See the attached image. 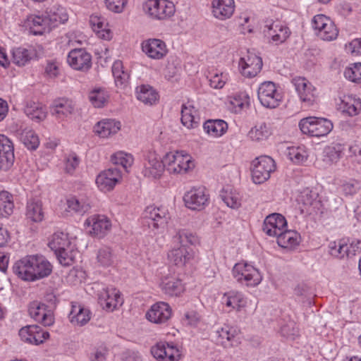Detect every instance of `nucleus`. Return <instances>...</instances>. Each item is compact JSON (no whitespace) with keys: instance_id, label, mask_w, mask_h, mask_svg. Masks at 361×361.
Returning a JSON list of instances; mask_svg holds the SVG:
<instances>
[{"instance_id":"f257e3e1","label":"nucleus","mask_w":361,"mask_h":361,"mask_svg":"<svg viewBox=\"0 0 361 361\" xmlns=\"http://www.w3.org/2000/svg\"><path fill=\"white\" fill-rule=\"evenodd\" d=\"M200 244L199 237L187 229H178L173 235L170 248L167 252L169 263L177 268L186 267L193 258V252L187 247L188 245Z\"/></svg>"},{"instance_id":"f03ea898","label":"nucleus","mask_w":361,"mask_h":361,"mask_svg":"<svg viewBox=\"0 0 361 361\" xmlns=\"http://www.w3.org/2000/svg\"><path fill=\"white\" fill-rule=\"evenodd\" d=\"M12 269L22 281H35L50 275L52 265L42 255H30L17 260Z\"/></svg>"},{"instance_id":"7ed1b4c3","label":"nucleus","mask_w":361,"mask_h":361,"mask_svg":"<svg viewBox=\"0 0 361 361\" xmlns=\"http://www.w3.org/2000/svg\"><path fill=\"white\" fill-rule=\"evenodd\" d=\"M75 238L64 231H56L49 238L48 246L63 266H70L78 255Z\"/></svg>"},{"instance_id":"20e7f679","label":"nucleus","mask_w":361,"mask_h":361,"mask_svg":"<svg viewBox=\"0 0 361 361\" xmlns=\"http://www.w3.org/2000/svg\"><path fill=\"white\" fill-rule=\"evenodd\" d=\"M166 171L170 175L184 176L191 173L196 164L193 157L185 150L170 151L163 157Z\"/></svg>"},{"instance_id":"39448f33","label":"nucleus","mask_w":361,"mask_h":361,"mask_svg":"<svg viewBox=\"0 0 361 361\" xmlns=\"http://www.w3.org/2000/svg\"><path fill=\"white\" fill-rule=\"evenodd\" d=\"M231 273L237 283L247 288H255L263 281V274L259 269L247 261L235 264Z\"/></svg>"},{"instance_id":"423d86ee","label":"nucleus","mask_w":361,"mask_h":361,"mask_svg":"<svg viewBox=\"0 0 361 361\" xmlns=\"http://www.w3.org/2000/svg\"><path fill=\"white\" fill-rule=\"evenodd\" d=\"M301 132L310 137H322L330 133L334 128V124L329 119L309 116L302 118L298 123Z\"/></svg>"},{"instance_id":"0eeeda50","label":"nucleus","mask_w":361,"mask_h":361,"mask_svg":"<svg viewBox=\"0 0 361 361\" xmlns=\"http://www.w3.org/2000/svg\"><path fill=\"white\" fill-rule=\"evenodd\" d=\"M142 11L152 20H162L173 16L176 7L169 0H145L142 4Z\"/></svg>"},{"instance_id":"6e6552de","label":"nucleus","mask_w":361,"mask_h":361,"mask_svg":"<svg viewBox=\"0 0 361 361\" xmlns=\"http://www.w3.org/2000/svg\"><path fill=\"white\" fill-rule=\"evenodd\" d=\"M142 216L145 219L150 221L149 223V228L154 234L163 233L171 220L169 209L163 205H149L147 207Z\"/></svg>"},{"instance_id":"1a4fd4ad","label":"nucleus","mask_w":361,"mask_h":361,"mask_svg":"<svg viewBox=\"0 0 361 361\" xmlns=\"http://www.w3.org/2000/svg\"><path fill=\"white\" fill-rule=\"evenodd\" d=\"M319 190L317 188H306L298 193L296 201L302 212L309 214L322 213L324 204Z\"/></svg>"},{"instance_id":"9d476101","label":"nucleus","mask_w":361,"mask_h":361,"mask_svg":"<svg viewBox=\"0 0 361 361\" xmlns=\"http://www.w3.org/2000/svg\"><path fill=\"white\" fill-rule=\"evenodd\" d=\"M314 34L322 40L331 42L338 35V29L334 22L324 14L315 15L311 22Z\"/></svg>"},{"instance_id":"9b49d317","label":"nucleus","mask_w":361,"mask_h":361,"mask_svg":"<svg viewBox=\"0 0 361 361\" xmlns=\"http://www.w3.org/2000/svg\"><path fill=\"white\" fill-rule=\"evenodd\" d=\"M111 220L104 214H94L86 218L83 223L85 232L94 238H102L111 229Z\"/></svg>"},{"instance_id":"f8f14e48","label":"nucleus","mask_w":361,"mask_h":361,"mask_svg":"<svg viewBox=\"0 0 361 361\" xmlns=\"http://www.w3.org/2000/svg\"><path fill=\"white\" fill-rule=\"evenodd\" d=\"M257 97L261 104L269 109L278 107L283 99L281 92L271 81H264L259 85Z\"/></svg>"},{"instance_id":"ddd939ff","label":"nucleus","mask_w":361,"mask_h":361,"mask_svg":"<svg viewBox=\"0 0 361 361\" xmlns=\"http://www.w3.org/2000/svg\"><path fill=\"white\" fill-rule=\"evenodd\" d=\"M252 179L255 184L267 181L276 170L274 160L269 156H260L252 162Z\"/></svg>"},{"instance_id":"4468645a","label":"nucleus","mask_w":361,"mask_h":361,"mask_svg":"<svg viewBox=\"0 0 361 361\" xmlns=\"http://www.w3.org/2000/svg\"><path fill=\"white\" fill-rule=\"evenodd\" d=\"M209 194L203 186H194L183 195V202L187 208L193 211H202L209 204Z\"/></svg>"},{"instance_id":"2eb2a0df","label":"nucleus","mask_w":361,"mask_h":361,"mask_svg":"<svg viewBox=\"0 0 361 361\" xmlns=\"http://www.w3.org/2000/svg\"><path fill=\"white\" fill-rule=\"evenodd\" d=\"M98 302L101 307L109 312L119 309L124 300L119 290L113 287H104L97 293Z\"/></svg>"},{"instance_id":"dca6fc26","label":"nucleus","mask_w":361,"mask_h":361,"mask_svg":"<svg viewBox=\"0 0 361 361\" xmlns=\"http://www.w3.org/2000/svg\"><path fill=\"white\" fill-rule=\"evenodd\" d=\"M142 175L151 180L159 179L166 169L163 159L161 160L154 151H148L144 156Z\"/></svg>"},{"instance_id":"f3484780","label":"nucleus","mask_w":361,"mask_h":361,"mask_svg":"<svg viewBox=\"0 0 361 361\" xmlns=\"http://www.w3.org/2000/svg\"><path fill=\"white\" fill-rule=\"evenodd\" d=\"M262 59L256 54L247 51L238 61V71L246 78H255L262 68Z\"/></svg>"},{"instance_id":"a211bd4d","label":"nucleus","mask_w":361,"mask_h":361,"mask_svg":"<svg viewBox=\"0 0 361 361\" xmlns=\"http://www.w3.org/2000/svg\"><path fill=\"white\" fill-rule=\"evenodd\" d=\"M173 314L169 303L159 301L152 304L146 311L145 317L150 323L162 325L169 322Z\"/></svg>"},{"instance_id":"6ab92c4d","label":"nucleus","mask_w":361,"mask_h":361,"mask_svg":"<svg viewBox=\"0 0 361 361\" xmlns=\"http://www.w3.org/2000/svg\"><path fill=\"white\" fill-rule=\"evenodd\" d=\"M328 247L331 256L343 259L355 255L357 251L361 250V241L356 240L350 243L349 240L341 239L330 242Z\"/></svg>"},{"instance_id":"aec40b11","label":"nucleus","mask_w":361,"mask_h":361,"mask_svg":"<svg viewBox=\"0 0 361 361\" xmlns=\"http://www.w3.org/2000/svg\"><path fill=\"white\" fill-rule=\"evenodd\" d=\"M291 82L295 87L301 102L308 106L317 102L319 95L318 91L307 79L302 77H295L292 79Z\"/></svg>"},{"instance_id":"412c9836","label":"nucleus","mask_w":361,"mask_h":361,"mask_svg":"<svg viewBox=\"0 0 361 361\" xmlns=\"http://www.w3.org/2000/svg\"><path fill=\"white\" fill-rule=\"evenodd\" d=\"M221 302L230 311L245 312L252 305V300L242 292L230 290L225 293L221 298Z\"/></svg>"},{"instance_id":"4be33fe9","label":"nucleus","mask_w":361,"mask_h":361,"mask_svg":"<svg viewBox=\"0 0 361 361\" xmlns=\"http://www.w3.org/2000/svg\"><path fill=\"white\" fill-rule=\"evenodd\" d=\"M151 353L158 361H179L182 357L180 348L168 342L157 343L152 348Z\"/></svg>"},{"instance_id":"5701e85b","label":"nucleus","mask_w":361,"mask_h":361,"mask_svg":"<svg viewBox=\"0 0 361 361\" xmlns=\"http://www.w3.org/2000/svg\"><path fill=\"white\" fill-rule=\"evenodd\" d=\"M122 178L121 171L117 168H111L101 171L96 177L95 183L102 192L111 191Z\"/></svg>"},{"instance_id":"b1692460","label":"nucleus","mask_w":361,"mask_h":361,"mask_svg":"<svg viewBox=\"0 0 361 361\" xmlns=\"http://www.w3.org/2000/svg\"><path fill=\"white\" fill-rule=\"evenodd\" d=\"M264 34L269 42L280 44L288 38L290 32L286 25L276 20L267 22L264 28Z\"/></svg>"},{"instance_id":"393cba45","label":"nucleus","mask_w":361,"mask_h":361,"mask_svg":"<svg viewBox=\"0 0 361 361\" xmlns=\"http://www.w3.org/2000/svg\"><path fill=\"white\" fill-rule=\"evenodd\" d=\"M216 344L225 348H231L239 343V329L233 326L224 324L215 331Z\"/></svg>"},{"instance_id":"a878e982","label":"nucleus","mask_w":361,"mask_h":361,"mask_svg":"<svg viewBox=\"0 0 361 361\" xmlns=\"http://www.w3.org/2000/svg\"><path fill=\"white\" fill-rule=\"evenodd\" d=\"M169 273L161 278L159 286L162 292L169 296H178L185 290V286L178 274Z\"/></svg>"},{"instance_id":"bb28decb","label":"nucleus","mask_w":361,"mask_h":361,"mask_svg":"<svg viewBox=\"0 0 361 361\" xmlns=\"http://www.w3.org/2000/svg\"><path fill=\"white\" fill-rule=\"evenodd\" d=\"M142 52L149 59L154 60L163 59L168 54L166 43L157 38H150L144 40L141 44Z\"/></svg>"},{"instance_id":"cd10ccee","label":"nucleus","mask_w":361,"mask_h":361,"mask_svg":"<svg viewBox=\"0 0 361 361\" xmlns=\"http://www.w3.org/2000/svg\"><path fill=\"white\" fill-rule=\"evenodd\" d=\"M121 129V123L114 118H103L97 122L92 128L95 135L100 139L107 140L116 135Z\"/></svg>"},{"instance_id":"c85d7f7f","label":"nucleus","mask_w":361,"mask_h":361,"mask_svg":"<svg viewBox=\"0 0 361 361\" xmlns=\"http://www.w3.org/2000/svg\"><path fill=\"white\" fill-rule=\"evenodd\" d=\"M67 62L73 69L85 71L92 66V56L84 49H74L68 53Z\"/></svg>"},{"instance_id":"c756f323","label":"nucleus","mask_w":361,"mask_h":361,"mask_svg":"<svg viewBox=\"0 0 361 361\" xmlns=\"http://www.w3.org/2000/svg\"><path fill=\"white\" fill-rule=\"evenodd\" d=\"M28 312L33 319L44 326H51L54 324L53 312L44 303L38 301L32 302L29 305Z\"/></svg>"},{"instance_id":"7c9ffc66","label":"nucleus","mask_w":361,"mask_h":361,"mask_svg":"<svg viewBox=\"0 0 361 361\" xmlns=\"http://www.w3.org/2000/svg\"><path fill=\"white\" fill-rule=\"evenodd\" d=\"M19 336L23 341L37 345L47 340L49 334L37 325H28L20 329Z\"/></svg>"},{"instance_id":"2f4dec72","label":"nucleus","mask_w":361,"mask_h":361,"mask_svg":"<svg viewBox=\"0 0 361 361\" xmlns=\"http://www.w3.org/2000/svg\"><path fill=\"white\" fill-rule=\"evenodd\" d=\"M287 221L281 214L273 213L268 215L263 224V231L270 237L277 238L286 228Z\"/></svg>"},{"instance_id":"473e14b6","label":"nucleus","mask_w":361,"mask_h":361,"mask_svg":"<svg viewBox=\"0 0 361 361\" xmlns=\"http://www.w3.org/2000/svg\"><path fill=\"white\" fill-rule=\"evenodd\" d=\"M23 26L34 35H42L51 30L47 18L44 14L28 16L23 22Z\"/></svg>"},{"instance_id":"72a5a7b5","label":"nucleus","mask_w":361,"mask_h":361,"mask_svg":"<svg viewBox=\"0 0 361 361\" xmlns=\"http://www.w3.org/2000/svg\"><path fill=\"white\" fill-rule=\"evenodd\" d=\"M235 10V0H212L211 12L212 16L219 20L230 19Z\"/></svg>"},{"instance_id":"f704fd0d","label":"nucleus","mask_w":361,"mask_h":361,"mask_svg":"<svg viewBox=\"0 0 361 361\" xmlns=\"http://www.w3.org/2000/svg\"><path fill=\"white\" fill-rule=\"evenodd\" d=\"M337 109L350 116H354L361 111V100L352 94H341L336 100Z\"/></svg>"},{"instance_id":"c9c22d12","label":"nucleus","mask_w":361,"mask_h":361,"mask_svg":"<svg viewBox=\"0 0 361 361\" xmlns=\"http://www.w3.org/2000/svg\"><path fill=\"white\" fill-rule=\"evenodd\" d=\"M14 161V146L6 135L0 134V170L7 171Z\"/></svg>"},{"instance_id":"e433bc0d","label":"nucleus","mask_w":361,"mask_h":361,"mask_svg":"<svg viewBox=\"0 0 361 361\" xmlns=\"http://www.w3.org/2000/svg\"><path fill=\"white\" fill-rule=\"evenodd\" d=\"M229 110L235 114H241L250 106V97L245 90L234 92L227 97Z\"/></svg>"},{"instance_id":"4c0bfd02","label":"nucleus","mask_w":361,"mask_h":361,"mask_svg":"<svg viewBox=\"0 0 361 361\" xmlns=\"http://www.w3.org/2000/svg\"><path fill=\"white\" fill-rule=\"evenodd\" d=\"M89 23L99 38L108 41L113 38V32L105 18L94 14L90 16Z\"/></svg>"},{"instance_id":"58836bf2","label":"nucleus","mask_w":361,"mask_h":361,"mask_svg":"<svg viewBox=\"0 0 361 361\" xmlns=\"http://www.w3.org/2000/svg\"><path fill=\"white\" fill-rule=\"evenodd\" d=\"M75 104L71 99L59 98L51 106V114L59 121H64L74 111Z\"/></svg>"},{"instance_id":"ea45409f","label":"nucleus","mask_w":361,"mask_h":361,"mask_svg":"<svg viewBox=\"0 0 361 361\" xmlns=\"http://www.w3.org/2000/svg\"><path fill=\"white\" fill-rule=\"evenodd\" d=\"M46 16L50 30L66 23L68 20V14L66 9L58 4H54L47 11Z\"/></svg>"},{"instance_id":"a19ab883","label":"nucleus","mask_w":361,"mask_h":361,"mask_svg":"<svg viewBox=\"0 0 361 361\" xmlns=\"http://www.w3.org/2000/svg\"><path fill=\"white\" fill-rule=\"evenodd\" d=\"M197 110L192 102H187L182 105L181 122L188 129L196 128L199 124Z\"/></svg>"},{"instance_id":"79ce46f5","label":"nucleus","mask_w":361,"mask_h":361,"mask_svg":"<svg viewBox=\"0 0 361 361\" xmlns=\"http://www.w3.org/2000/svg\"><path fill=\"white\" fill-rule=\"evenodd\" d=\"M66 205V211L72 214H83L91 208L90 201L85 195L68 197Z\"/></svg>"},{"instance_id":"37998d69","label":"nucleus","mask_w":361,"mask_h":361,"mask_svg":"<svg viewBox=\"0 0 361 361\" xmlns=\"http://www.w3.org/2000/svg\"><path fill=\"white\" fill-rule=\"evenodd\" d=\"M228 125L222 119H209L203 124L204 132L210 137L219 138L228 131Z\"/></svg>"},{"instance_id":"c03bdc74","label":"nucleus","mask_w":361,"mask_h":361,"mask_svg":"<svg viewBox=\"0 0 361 361\" xmlns=\"http://www.w3.org/2000/svg\"><path fill=\"white\" fill-rule=\"evenodd\" d=\"M116 256L109 247H102L97 252L96 264L103 269L114 268L116 265Z\"/></svg>"},{"instance_id":"a18cd8bd","label":"nucleus","mask_w":361,"mask_h":361,"mask_svg":"<svg viewBox=\"0 0 361 361\" xmlns=\"http://www.w3.org/2000/svg\"><path fill=\"white\" fill-rule=\"evenodd\" d=\"M276 239L280 247L288 250L295 249L301 242V236L298 232L294 230H287V228Z\"/></svg>"},{"instance_id":"49530a36","label":"nucleus","mask_w":361,"mask_h":361,"mask_svg":"<svg viewBox=\"0 0 361 361\" xmlns=\"http://www.w3.org/2000/svg\"><path fill=\"white\" fill-rule=\"evenodd\" d=\"M90 318L91 312L89 309L79 304L72 305L69 320L73 326H84L90 321Z\"/></svg>"},{"instance_id":"de8ad7c7","label":"nucleus","mask_w":361,"mask_h":361,"mask_svg":"<svg viewBox=\"0 0 361 361\" xmlns=\"http://www.w3.org/2000/svg\"><path fill=\"white\" fill-rule=\"evenodd\" d=\"M16 136L27 149L35 150L39 147V137L35 132L30 128L18 130L16 132Z\"/></svg>"},{"instance_id":"09e8293b","label":"nucleus","mask_w":361,"mask_h":361,"mask_svg":"<svg viewBox=\"0 0 361 361\" xmlns=\"http://www.w3.org/2000/svg\"><path fill=\"white\" fill-rule=\"evenodd\" d=\"M220 196L226 206L231 209H238L242 204V195L230 186L224 188L221 191Z\"/></svg>"},{"instance_id":"8fccbe9b","label":"nucleus","mask_w":361,"mask_h":361,"mask_svg":"<svg viewBox=\"0 0 361 361\" xmlns=\"http://www.w3.org/2000/svg\"><path fill=\"white\" fill-rule=\"evenodd\" d=\"M207 78L212 88L220 90L228 82L230 79V75L227 71L212 69L209 71Z\"/></svg>"},{"instance_id":"3c124183","label":"nucleus","mask_w":361,"mask_h":361,"mask_svg":"<svg viewBox=\"0 0 361 361\" xmlns=\"http://www.w3.org/2000/svg\"><path fill=\"white\" fill-rule=\"evenodd\" d=\"M111 71L116 87L124 88L128 83L130 73L125 69L123 61L116 60L112 64Z\"/></svg>"},{"instance_id":"603ef678","label":"nucleus","mask_w":361,"mask_h":361,"mask_svg":"<svg viewBox=\"0 0 361 361\" xmlns=\"http://www.w3.org/2000/svg\"><path fill=\"white\" fill-rule=\"evenodd\" d=\"M137 99L147 105L154 104L159 98L158 92L149 85H141L135 90Z\"/></svg>"},{"instance_id":"864d4df0","label":"nucleus","mask_w":361,"mask_h":361,"mask_svg":"<svg viewBox=\"0 0 361 361\" xmlns=\"http://www.w3.org/2000/svg\"><path fill=\"white\" fill-rule=\"evenodd\" d=\"M25 114L32 121L39 122L47 116L46 108L39 103L29 101L24 108Z\"/></svg>"},{"instance_id":"5fc2aeb1","label":"nucleus","mask_w":361,"mask_h":361,"mask_svg":"<svg viewBox=\"0 0 361 361\" xmlns=\"http://www.w3.org/2000/svg\"><path fill=\"white\" fill-rule=\"evenodd\" d=\"M26 216L35 222H40L44 219L42 203L38 199H31L27 202Z\"/></svg>"},{"instance_id":"6e6d98bb","label":"nucleus","mask_w":361,"mask_h":361,"mask_svg":"<svg viewBox=\"0 0 361 361\" xmlns=\"http://www.w3.org/2000/svg\"><path fill=\"white\" fill-rule=\"evenodd\" d=\"M109 94L105 88L95 87L89 93V100L95 108H102L109 102Z\"/></svg>"},{"instance_id":"4d7b16f0","label":"nucleus","mask_w":361,"mask_h":361,"mask_svg":"<svg viewBox=\"0 0 361 361\" xmlns=\"http://www.w3.org/2000/svg\"><path fill=\"white\" fill-rule=\"evenodd\" d=\"M343 147L340 144L326 146L323 151V161L327 164L337 163L341 158Z\"/></svg>"},{"instance_id":"13d9d810","label":"nucleus","mask_w":361,"mask_h":361,"mask_svg":"<svg viewBox=\"0 0 361 361\" xmlns=\"http://www.w3.org/2000/svg\"><path fill=\"white\" fill-rule=\"evenodd\" d=\"M12 54L13 62L18 66H25L36 56V53L33 49H25L23 47L14 49Z\"/></svg>"},{"instance_id":"bf43d9fd","label":"nucleus","mask_w":361,"mask_h":361,"mask_svg":"<svg viewBox=\"0 0 361 361\" xmlns=\"http://www.w3.org/2000/svg\"><path fill=\"white\" fill-rule=\"evenodd\" d=\"M271 132L269 126L264 123L256 124L248 132V137L255 142H262L269 138Z\"/></svg>"},{"instance_id":"052dcab7","label":"nucleus","mask_w":361,"mask_h":361,"mask_svg":"<svg viewBox=\"0 0 361 361\" xmlns=\"http://www.w3.org/2000/svg\"><path fill=\"white\" fill-rule=\"evenodd\" d=\"M285 154L292 162L298 164L304 163L308 157L305 146L288 147Z\"/></svg>"},{"instance_id":"680f3d73","label":"nucleus","mask_w":361,"mask_h":361,"mask_svg":"<svg viewBox=\"0 0 361 361\" xmlns=\"http://www.w3.org/2000/svg\"><path fill=\"white\" fill-rule=\"evenodd\" d=\"M13 196L7 191L0 192V218L9 216L13 212Z\"/></svg>"},{"instance_id":"e2e57ef3","label":"nucleus","mask_w":361,"mask_h":361,"mask_svg":"<svg viewBox=\"0 0 361 361\" xmlns=\"http://www.w3.org/2000/svg\"><path fill=\"white\" fill-rule=\"evenodd\" d=\"M111 161L115 165H120L126 171L134 163V157L130 153L125 151H117L111 156Z\"/></svg>"},{"instance_id":"0e129e2a","label":"nucleus","mask_w":361,"mask_h":361,"mask_svg":"<svg viewBox=\"0 0 361 361\" xmlns=\"http://www.w3.org/2000/svg\"><path fill=\"white\" fill-rule=\"evenodd\" d=\"M339 185L340 191L345 196H353L360 188L359 182L355 179L339 180L336 183Z\"/></svg>"},{"instance_id":"69168bd1","label":"nucleus","mask_w":361,"mask_h":361,"mask_svg":"<svg viewBox=\"0 0 361 361\" xmlns=\"http://www.w3.org/2000/svg\"><path fill=\"white\" fill-rule=\"evenodd\" d=\"M344 77L353 82H361V63L350 64L344 70Z\"/></svg>"},{"instance_id":"338daca9","label":"nucleus","mask_w":361,"mask_h":361,"mask_svg":"<svg viewBox=\"0 0 361 361\" xmlns=\"http://www.w3.org/2000/svg\"><path fill=\"white\" fill-rule=\"evenodd\" d=\"M80 164V159L77 154L71 152L66 154L64 157V170L66 173L72 174Z\"/></svg>"},{"instance_id":"774afa93","label":"nucleus","mask_w":361,"mask_h":361,"mask_svg":"<svg viewBox=\"0 0 361 361\" xmlns=\"http://www.w3.org/2000/svg\"><path fill=\"white\" fill-rule=\"evenodd\" d=\"M128 1V0H104V4L109 11L115 13H121L124 11Z\"/></svg>"}]
</instances>
